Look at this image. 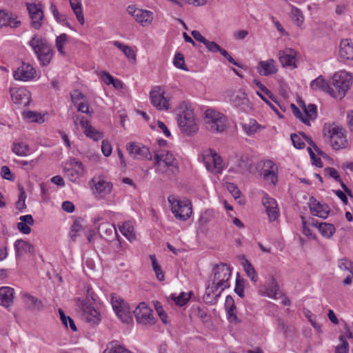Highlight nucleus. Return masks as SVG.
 Instances as JSON below:
<instances>
[{
	"label": "nucleus",
	"mask_w": 353,
	"mask_h": 353,
	"mask_svg": "<svg viewBox=\"0 0 353 353\" xmlns=\"http://www.w3.org/2000/svg\"><path fill=\"white\" fill-rule=\"evenodd\" d=\"M156 172L171 179L179 173L178 163L174 155L168 151H162L154 156Z\"/></svg>",
	"instance_id": "1"
},
{
	"label": "nucleus",
	"mask_w": 353,
	"mask_h": 353,
	"mask_svg": "<svg viewBox=\"0 0 353 353\" xmlns=\"http://www.w3.org/2000/svg\"><path fill=\"white\" fill-rule=\"evenodd\" d=\"M41 65H48L53 57L52 50L46 39L39 35H34L28 42Z\"/></svg>",
	"instance_id": "2"
},
{
	"label": "nucleus",
	"mask_w": 353,
	"mask_h": 353,
	"mask_svg": "<svg viewBox=\"0 0 353 353\" xmlns=\"http://www.w3.org/2000/svg\"><path fill=\"white\" fill-rule=\"evenodd\" d=\"M323 132L325 141L330 143L334 150H338L347 147V141L343 132L342 128L325 125Z\"/></svg>",
	"instance_id": "3"
},
{
	"label": "nucleus",
	"mask_w": 353,
	"mask_h": 353,
	"mask_svg": "<svg viewBox=\"0 0 353 353\" xmlns=\"http://www.w3.org/2000/svg\"><path fill=\"white\" fill-rule=\"evenodd\" d=\"M334 94V98L342 99L352 85V76L343 71L335 73L332 77V82Z\"/></svg>",
	"instance_id": "4"
},
{
	"label": "nucleus",
	"mask_w": 353,
	"mask_h": 353,
	"mask_svg": "<svg viewBox=\"0 0 353 353\" xmlns=\"http://www.w3.org/2000/svg\"><path fill=\"white\" fill-rule=\"evenodd\" d=\"M218 269L219 265H216L214 268V278L212 284L207 287L203 295V300L206 303H217L221 295V290H219V288L221 286V278Z\"/></svg>",
	"instance_id": "5"
},
{
	"label": "nucleus",
	"mask_w": 353,
	"mask_h": 353,
	"mask_svg": "<svg viewBox=\"0 0 353 353\" xmlns=\"http://www.w3.org/2000/svg\"><path fill=\"white\" fill-rule=\"evenodd\" d=\"M168 201L171 206L172 212L176 219L185 221L190 216L192 208L188 200L181 201L170 196L168 197Z\"/></svg>",
	"instance_id": "6"
},
{
	"label": "nucleus",
	"mask_w": 353,
	"mask_h": 353,
	"mask_svg": "<svg viewBox=\"0 0 353 353\" xmlns=\"http://www.w3.org/2000/svg\"><path fill=\"white\" fill-rule=\"evenodd\" d=\"M177 122L181 131L187 135L195 133L198 130L193 111L186 108L178 115Z\"/></svg>",
	"instance_id": "7"
},
{
	"label": "nucleus",
	"mask_w": 353,
	"mask_h": 353,
	"mask_svg": "<svg viewBox=\"0 0 353 353\" xmlns=\"http://www.w3.org/2000/svg\"><path fill=\"white\" fill-rule=\"evenodd\" d=\"M111 304L118 318L123 322L128 323L132 319V308L119 296H112Z\"/></svg>",
	"instance_id": "8"
},
{
	"label": "nucleus",
	"mask_w": 353,
	"mask_h": 353,
	"mask_svg": "<svg viewBox=\"0 0 353 353\" xmlns=\"http://www.w3.org/2000/svg\"><path fill=\"white\" fill-rule=\"evenodd\" d=\"M151 103L159 110H167L170 108L169 100L165 97L164 90L155 86L150 92Z\"/></svg>",
	"instance_id": "9"
},
{
	"label": "nucleus",
	"mask_w": 353,
	"mask_h": 353,
	"mask_svg": "<svg viewBox=\"0 0 353 353\" xmlns=\"http://www.w3.org/2000/svg\"><path fill=\"white\" fill-rule=\"evenodd\" d=\"M203 161L206 169L213 173H221V156L214 150L210 149L202 155Z\"/></svg>",
	"instance_id": "10"
},
{
	"label": "nucleus",
	"mask_w": 353,
	"mask_h": 353,
	"mask_svg": "<svg viewBox=\"0 0 353 353\" xmlns=\"http://www.w3.org/2000/svg\"><path fill=\"white\" fill-rule=\"evenodd\" d=\"M133 313L139 323L148 325L155 323L152 310L144 302L140 303L133 310Z\"/></svg>",
	"instance_id": "11"
},
{
	"label": "nucleus",
	"mask_w": 353,
	"mask_h": 353,
	"mask_svg": "<svg viewBox=\"0 0 353 353\" xmlns=\"http://www.w3.org/2000/svg\"><path fill=\"white\" fill-rule=\"evenodd\" d=\"M26 6L30 19L31 27L39 30L41 27L44 19L43 6L39 3H26Z\"/></svg>",
	"instance_id": "12"
},
{
	"label": "nucleus",
	"mask_w": 353,
	"mask_h": 353,
	"mask_svg": "<svg viewBox=\"0 0 353 353\" xmlns=\"http://www.w3.org/2000/svg\"><path fill=\"white\" fill-rule=\"evenodd\" d=\"M127 12L129 14L134 17L135 21L142 26L150 25L153 20L152 12L137 8L134 5L128 6Z\"/></svg>",
	"instance_id": "13"
},
{
	"label": "nucleus",
	"mask_w": 353,
	"mask_h": 353,
	"mask_svg": "<svg viewBox=\"0 0 353 353\" xmlns=\"http://www.w3.org/2000/svg\"><path fill=\"white\" fill-rule=\"evenodd\" d=\"M17 81H30L36 77V70L30 63L23 62L13 72Z\"/></svg>",
	"instance_id": "14"
},
{
	"label": "nucleus",
	"mask_w": 353,
	"mask_h": 353,
	"mask_svg": "<svg viewBox=\"0 0 353 353\" xmlns=\"http://www.w3.org/2000/svg\"><path fill=\"white\" fill-rule=\"evenodd\" d=\"M126 150L134 158L152 160V156L148 148L140 143L130 142L127 144Z\"/></svg>",
	"instance_id": "15"
},
{
	"label": "nucleus",
	"mask_w": 353,
	"mask_h": 353,
	"mask_svg": "<svg viewBox=\"0 0 353 353\" xmlns=\"http://www.w3.org/2000/svg\"><path fill=\"white\" fill-rule=\"evenodd\" d=\"M91 182L93 183V192L96 196L105 198L112 190V185L103 177H94Z\"/></svg>",
	"instance_id": "16"
},
{
	"label": "nucleus",
	"mask_w": 353,
	"mask_h": 353,
	"mask_svg": "<svg viewBox=\"0 0 353 353\" xmlns=\"http://www.w3.org/2000/svg\"><path fill=\"white\" fill-rule=\"evenodd\" d=\"M205 122L206 128L212 132H219L221 123V116L219 112L208 108L205 112Z\"/></svg>",
	"instance_id": "17"
},
{
	"label": "nucleus",
	"mask_w": 353,
	"mask_h": 353,
	"mask_svg": "<svg viewBox=\"0 0 353 353\" xmlns=\"http://www.w3.org/2000/svg\"><path fill=\"white\" fill-rule=\"evenodd\" d=\"M309 208L313 216L326 219L330 213V208L327 204H321L314 196H311L309 201Z\"/></svg>",
	"instance_id": "18"
},
{
	"label": "nucleus",
	"mask_w": 353,
	"mask_h": 353,
	"mask_svg": "<svg viewBox=\"0 0 353 353\" xmlns=\"http://www.w3.org/2000/svg\"><path fill=\"white\" fill-rule=\"evenodd\" d=\"M20 25L21 21L14 14L9 11L0 10V28L3 26L15 28Z\"/></svg>",
	"instance_id": "19"
},
{
	"label": "nucleus",
	"mask_w": 353,
	"mask_h": 353,
	"mask_svg": "<svg viewBox=\"0 0 353 353\" xmlns=\"http://www.w3.org/2000/svg\"><path fill=\"white\" fill-rule=\"evenodd\" d=\"M276 62L274 59H270L267 61H261L256 67L257 72L263 76L274 74L277 72Z\"/></svg>",
	"instance_id": "20"
},
{
	"label": "nucleus",
	"mask_w": 353,
	"mask_h": 353,
	"mask_svg": "<svg viewBox=\"0 0 353 353\" xmlns=\"http://www.w3.org/2000/svg\"><path fill=\"white\" fill-rule=\"evenodd\" d=\"M14 248L16 252V257H20L23 254L28 253L31 255H34L35 250L34 246L28 241L23 239H17L14 243Z\"/></svg>",
	"instance_id": "21"
},
{
	"label": "nucleus",
	"mask_w": 353,
	"mask_h": 353,
	"mask_svg": "<svg viewBox=\"0 0 353 353\" xmlns=\"http://www.w3.org/2000/svg\"><path fill=\"white\" fill-rule=\"evenodd\" d=\"M83 315L87 322L92 324H98L101 321L99 312L91 305H83Z\"/></svg>",
	"instance_id": "22"
},
{
	"label": "nucleus",
	"mask_w": 353,
	"mask_h": 353,
	"mask_svg": "<svg viewBox=\"0 0 353 353\" xmlns=\"http://www.w3.org/2000/svg\"><path fill=\"white\" fill-rule=\"evenodd\" d=\"M279 61L283 67L296 68V52L290 48L280 51Z\"/></svg>",
	"instance_id": "23"
},
{
	"label": "nucleus",
	"mask_w": 353,
	"mask_h": 353,
	"mask_svg": "<svg viewBox=\"0 0 353 353\" xmlns=\"http://www.w3.org/2000/svg\"><path fill=\"white\" fill-rule=\"evenodd\" d=\"M225 309L227 313L228 320L230 323L236 324L240 322V320L236 316V307L234 303V301L230 295H228L225 298Z\"/></svg>",
	"instance_id": "24"
},
{
	"label": "nucleus",
	"mask_w": 353,
	"mask_h": 353,
	"mask_svg": "<svg viewBox=\"0 0 353 353\" xmlns=\"http://www.w3.org/2000/svg\"><path fill=\"white\" fill-rule=\"evenodd\" d=\"M226 167H230L229 171L237 172L239 169L245 167V162L243 157L236 152H233L228 158Z\"/></svg>",
	"instance_id": "25"
},
{
	"label": "nucleus",
	"mask_w": 353,
	"mask_h": 353,
	"mask_svg": "<svg viewBox=\"0 0 353 353\" xmlns=\"http://www.w3.org/2000/svg\"><path fill=\"white\" fill-rule=\"evenodd\" d=\"M10 93L13 102L19 104H26L30 97L28 90L22 88H10Z\"/></svg>",
	"instance_id": "26"
},
{
	"label": "nucleus",
	"mask_w": 353,
	"mask_h": 353,
	"mask_svg": "<svg viewBox=\"0 0 353 353\" xmlns=\"http://www.w3.org/2000/svg\"><path fill=\"white\" fill-rule=\"evenodd\" d=\"M14 290L12 288L3 286L0 288V305L8 307L13 303Z\"/></svg>",
	"instance_id": "27"
},
{
	"label": "nucleus",
	"mask_w": 353,
	"mask_h": 353,
	"mask_svg": "<svg viewBox=\"0 0 353 353\" xmlns=\"http://www.w3.org/2000/svg\"><path fill=\"white\" fill-rule=\"evenodd\" d=\"M311 88L314 90H321L327 92L331 97L334 94V90L333 88L325 80L321 75L310 83Z\"/></svg>",
	"instance_id": "28"
},
{
	"label": "nucleus",
	"mask_w": 353,
	"mask_h": 353,
	"mask_svg": "<svg viewBox=\"0 0 353 353\" xmlns=\"http://www.w3.org/2000/svg\"><path fill=\"white\" fill-rule=\"evenodd\" d=\"M80 124L81 128L83 129V132L86 137L93 139L94 141H98L103 138L102 134L95 130L88 120H85L83 118H81L80 119Z\"/></svg>",
	"instance_id": "29"
},
{
	"label": "nucleus",
	"mask_w": 353,
	"mask_h": 353,
	"mask_svg": "<svg viewBox=\"0 0 353 353\" xmlns=\"http://www.w3.org/2000/svg\"><path fill=\"white\" fill-rule=\"evenodd\" d=\"M98 230L100 235L104 239H107L110 241V239L113 238L114 236L118 237L117 232L114 225L108 222L101 223L99 225Z\"/></svg>",
	"instance_id": "30"
},
{
	"label": "nucleus",
	"mask_w": 353,
	"mask_h": 353,
	"mask_svg": "<svg viewBox=\"0 0 353 353\" xmlns=\"http://www.w3.org/2000/svg\"><path fill=\"white\" fill-rule=\"evenodd\" d=\"M340 57L345 60H353V43L349 39H343L340 44Z\"/></svg>",
	"instance_id": "31"
},
{
	"label": "nucleus",
	"mask_w": 353,
	"mask_h": 353,
	"mask_svg": "<svg viewBox=\"0 0 353 353\" xmlns=\"http://www.w3.org/2000/svg\"><path fill=\"white\" fill-rule=\"evenodd\" d=\"M234 103L236 106L239 107L245 112H248L252 109L250 100L245 92H241L237 94L234 100Z\"/></svg>",
	"instance_id": "32"
},
{
	"label": "nucleus",
	"mask_w": 353,
	"mask_h": 353,
	"mask_svg": "<svg viewBox=\"0 0 353 353\" xmlns=\"http://www.w3.org/2000/svg\"><path fill=\"white\" fill-rule=\"evenodd\" d=\"M19 220L21 221L17 223L18 230L23 234H30L31 232L30 225H32L34 224L32 216L30 214L21 216L19 217Z\"/></svg>",
	"instance_id": "33"
},
{
	"label": "nucleus",
	"mask_w": 353,
	"mask_h": 353,
	"mask_svg": "<svg viewBox=\"0 0 353 353\" xmlns=\"http://www.w3.org/2000/svg\"><path fill=\"white\" fill-rule=\"evenodd\" d=\"M264 165L268 169H265L262 172L263 178L265 180L270 181L272 183L275 185L277 182V175L273 170L274 163L271 160H268L264 163Z\"/></svg>",
	"instance_id": "34"
},
{
	"label": "nucleus",
	"mask_w": 353,
	"mask_h": 353,
	"mask_svg": "<svg viewBox=\"0 0 353 353\" xmlns=\"http://www.w3.org/2000/svg\"><path fill=\"white\" fill-rule=\"evenodd\" d=\"M313 225L318 228L322 236L326 238L332 237L336 231L335 227L331 223L316 222Z\"/></svg>",
	"instance_id": "35"
},
{
	"label": "nucleus",
	"mask_w": 353,
	"mask_h": 353,
	"mask_svg": "<svg viewBox=\"0 0 353 353\" xmlns=\"http://www.w3.org/2000/svg\"><path fill=\"white\" fill-rule=\"evenodd\" d=\"M119 230L129 241H132L136 239L134 228L131 221L124 222L122 225L119 226Z\"/></svg>",
	"instance_id": "36"
},
{
	"label": "nucleus",
	"mask_w": 353,
	"mask_h": 353,
	"mask_svg": "<svg viewBox=\"0 0 353 353\" xmlns=\"http://www.w3.org/2000/svg\"><path fill=\"white\" fill-rule=\"evenodd\" d=\"M65 176L72 183H78L80 177L83 174L84 170L74 168H63Z\"/></svg>",
	"instance_id": "37"
},
{
	"label": "nucleus",
	"mask_w": 353,
	"mask_h": 353,
	"mask_svg": "<svg viewBox=\"0 0 353 353\" xmlns=\"http://www.w3.org/2000/svg\"><path fill=\"white\" fill-rule=\"evenodd\" d=\"M69 1L78 21L83 25L84 23V15L81 0H69Z\"/></svg>",
	"instance_id": "38"
},
{
	"label": "nucleus",
	"mask_w": 353,
	"mask_h": 353,
	"mask_svg": "<svg viewBox=\"0 0 353 353\" xmlns=\"http://www.w3.org/2000/svg\"><path fill=\"white\" fill-rule=\"evenodd\" d=\"M112 43L119 49L128 59L136 60V54L131 47L121 43L119 41H114Z\"/></svg>",
	"instance_id": "39"
},
{
	"label": "nucleus",
	"mask_w": 353,
	"mask_h": 353,
	"mask_svg": "<svg viewBox=\"0 0 353 353\" xmlns=\"http://www.w3.org/2000/svg\"><path fill=\"white\" fill-rule=\"evenodd\" d=\"M261 128H263V127L259 125L254 119H250L248 123H245L243 125V130L249 136L254 134L259 129Z\"/></svg>",
	"instance_id": "40"
},
{
	"label": "nucleus",
	"mask_w": 353,
	"mask_h": 353,
	"mask_svg": "<svg viewBox=\"0 0 353 353\" xmlns=\"http://www.w3.org/2000/svg\"><path fill=\"white\" fill-rule=\"evenodd\" d=\"M103 353H130V352L117 342L112 341L107 345Z\"/></svg>",
	"instance_id": "41"
},
{
	"label": "nucleus",
	"mask_w": 353,
	"mask_h": 353,
	"mask_svg": "<svg viewBox=\"0 0 353 353\" xmlns=\"http://www.w3.org/2000/svg\"><path fill=\"white\" fill-rule=\"evenodd\" d=\"M243 266L246 275L251 279L253 283H256L257 281L258 276L252 263L248 260H245L244 263H243Z\"/></svg>",
	"instance_id": "42"
},
{
	"label": "nucleus",
	"mask_w": 353,
	"mask_h": 353,
	"mask_svg": "<svg viewBox=\"0 0 353 353\" xmlns=\"http://www.w3.org/2000/svg\"><path fill=\"white\" fill-rule=\"evenodd\" d=\"M12 151L18 156L24 157L30 153V148L24 143H19L13 145Z\"/></svg>",
	"instance_id": "43"
},
{
	"label": "nucleus",
	"mask_w": 353,
	"mask_h": 353,
	"mask_svg": "<svg viewBox=\"0 0 353 353\" xmlns=\"http://www.w3.org/2000/svg\"><path fill=\"white\" fill-rule=\"evenodd\" d=\"M150 259L151 261L152 269H153L154 272H155L157 279L160 281H163L164 280V273L162 271L161 266L159 265L155 255L154 254L150 255Z\"/></svg>",
	"instance_id": "44"
},
{
	"label": "nucleus",
	"mask_w": 353,
	"mask_h": 353,
	"mask_svg": "<svg viewBox=\"0 0 353 353\" xmlns=\"http://www.w3.org/2000/svg\"><path fill=\"white\" fill-rule=\"evenodd\" d=\"M170 299L176 305L181 307L188 303L190 299V295L185 292H181L179 295H176V294H172L170 295Z\"/></svg>",
	"instance_id": "45"
},
{
	"label": "nucleus",
	"mask_w": 353,
	"mask_h": 353,
	"mask_svg": "<svg viewBox=\"0 0 353 353\" xmlns=\"http://www.w3.org/2000/svg\"><path fill=\"white\" fill-rule=\"evenodd\" d=\"M232 270L230 266L226 263L222 262V290L225 288H229L228 279L230 277Z\"/></svg>",
	"instance_id": "46"
},
{
	"label": "nucleus",
	"mask_w": 353,
	"mask_h": 353,
	"mask_svg": "<svg viewBox=\"0 0 353 353\" xmlns=\"http://www.w3.org/2000/svg\"><path fill=\"white\" fill-rule=\"evenodd\" d=\"M340 344L338 345L334 350L335 353H348L349 344L344 335L339 336Z\"/></svg>",
	"instance_id": "47"
},
{
	"label": "nucleus",
	"mask_w": 353,
	"mask_h": 353,
	"mask_svg": "<svg viewBox=\"0 0 353 353\" xmlns=\"http://www.w3.org/2000/svg\"><path fill=\"white\" fill-rule=\"evenodd\" d=\"M30 306L34 310H40L43 307V304L41 300L38 299L37 297L33 296L29 294H26L24 296Z\"/></svg>",
	"instance_id": "48"
},
{
	"label": "nucleus",
	"mask_w": 353,
	"mask_h": 353,
	"mask_svg": "<svg viewBox=\"0 0 353 353\" xmlns=\"http://www.w3.org/2000/svg\"><path fill=\"white\" fill-rule=\"evenodd\" d=\"M305 117L310 119H315L317 116V108L314 104H309L306 106L305 104L303 105Z\"/></svg>",
	"instance_id": "49"
},
{
	"label": "nucleus",
	"mask_w": 353,
	"mask_h": 353,
	"mask_svg": "<svg viewBox=\"0 0 353 353\" xmlns=\"http://www.w3.org/2000/svg\"><path fill=\"white\" fill-rule=\"evenodd\" d=\"M68 40V35L66 34H61L56 39V47L58 52L61 54H65L63 47Z\"/></svg>",
	"instance_id": "50"
},
{
	"label": "nucleus",
	"mask_w": 353,
	"mask_h": 353,
	"mask_svg": "<svg viewBox=\"0 0 353 353\" xmlns=\"http://www.w3.org/2000/svg\"><path fill=\"white\" fill-rule=\"evenodd\" d=\"M292 19L293 21L298 26H301L304 21V17L301 10L296 8H293L291 12Z\"/></svg>",
	"instance_id": "51"
},
{
	"label": "nucleus",
	"mask_w": 353,
	"mask_h": 353,
	"mask_svg": "<svg viewBox=\"0 0 353 353\" xmlns=\"http://www.w3.org/2000/svg\"><path fill=\"white\" fill-rule=\"evenodd\" d=\"M25 117L32 122H37L39 123H42L44 122V119L43 116L39 114L32 111H28L24 114Z\"/></svg>",
	"instance_id": "52"
},
{
	"label": "nucleus",
	"mask_w": 353,
	"mask_h": 353,
	"mask_svg": "<svg viewBox=\"0 0 353 353\" xmlns=\"http://www.w3.org/2000/svg\"><path fill=\"white\" fill-rule=\"evenodd\" d=\"M82 230V226L79 223V221H75L71 226L70 231L69 232V236L70 239L73 241H76V238L79 235L80 232Z\"/></svg>",
	"instance_id": "53"
},
{
	"label": "nucleus",
	"mask_w": 353,
	"mask_h": 353,
	"mask_svg": "<svg viewBox=\"0 0 353 353\" xmlns=\"http://www.w3.org/2000/svg\"><path fill=\"white\" fill-rule=\"evenodd\" d=\"M101 77L106 84H112L115 88H117L118 84L121 83V82L119 80L114 79L113 76H112L110 73L107 72H101Z\"/></svg>",
	"instance_id": "54"
},
{
	"label": "nucleus",
	"mask_w": 353,
	"mask_h": 353,
	"mask_svg": "<svg viewBox=\"0 0 353 353\" xmlns=\"http://www.w3.org/2000/svg\"><path fill=\"white\" fill-rule=\"evenodd\" d=\"M292 111L294 114V115L299 119L303 123H305L307 125H310V122L309 121V119L304 117L302 112L300 111V110L294 105V103H292L290 105Z\"/></svg>",
	"instance_id": "55"
},
{
	"label": "nucleus",
	"mask_w": 353,
	"mask_h": 353,
	"mask_svg": "<svg viewBox=\"0 0 353 353\" xmlns=\"http://www.w3.org/2000/svg\"><path fill=\"white\" fill-rule=\"evenodd\" d=\"M339 268L343 271H349L353 276V263L346 259L339 261Z\"/></svg>",
	"instance_id": "56"
},
{
	"label": "nucleus",
	"mask_w": 353,
	"mask_h": 353,
	"mask_svg": "<svg viewBox=\"0 0 353 353\" xmlns=\"http://www.w3.org/2000/svg\"><path fill=\"white\" fill-rule=\"evenodd\" d=\"M173 63L175 67L181 70H188L185 64L183 55L180 52H178L175 54Z\"/></svg>",
	"instance_id": "57"
},
{
	"label": "nucleus",
	"mask_w": 353,
	"mask_h": 353,
	"mask_svg": "<svg viewBox=\"0 0 353 353\" xmlns=\"http://www.w3.org/2000/svg\"><path fill=\"white\" fill-rule=\"evenodd\" d=\"M279 290V285L277 284L276 281L274 277H272L269 283V287L268 289V295L270 297H274L276 298V296L277 294V291Z\"/></svg>",
	"instance_id": "58"
},
{
	"label": "nucleus",
	"mask_w": 353,
	"mask_h": 353,
	"mask_svg": "<svg viewBox=\"0 0 353 353\" xmlns=\"http://www.w3.org/2000/svg\"><path fill=\"white\" fill-rule=\"evenodd\" d=\"M253 83L256 85L263 92H264L270 99L273 101L276 102V97L268 90L263 83L259 80L254 79Z\"/></svg>",
	"instance_id": "59"
},
{
	"label": "nucleus",
	"mask_w": 353,
	"mask_h": 353,
	"mask_svg": "<svg viewBox=\"0 0 353 353\" xmlns=\"http://www.w3.org/2000/svg\"><path fill=\"white\" fill-rule=\"evenodd\" d=\"M244 283L245 281L241 279L239 273H237L234 291L241 298L244 296Z\"/></svg>",
	"instance_id": "60"
},
{
	"label": "nucleus",
	"mask_w": 353,
	"mask_h": 353,
	"mask_svg": "<svg viewBox=\"0 0 353 353\" xmlns=\"http://www.w3.org/2000/svg\"><path fill=\"white\" fill-rule=\"evenodd\" d=\"M290 138L294 148L296 149H303L305 148V144L299 134L292 133L290 135Z\"/></svg>",
	"instance_id": "61"
},
{
	"label": "nucleus",
	"mask_w": 353,
	"mask_h": 353,
	"mask_svg": "<svg viewBox=\"0 0 353 353\" xmlns=\"http://www.w3.org/2000/svg\"><path fill=\"white\" fill-rule=\"evenodd\" d=\"M225 186L228 192L236 199L240 197L241 192L238 187L232 183H226Z\"/></svg>",
	"instance_id": "62"
},
{
	"label": "nucleus",
	"mask_w": 353,
	"mask_h": 353,
	"mask_svg": "<svg viewBox=\"0 0 353 353\" xmlns=\"http://www.w3.org/2000/svg\"><path fill=\"white\" fill-rule=\"evenodd\" d=\"M72 101L75 105H77L78 111L83 113L89 114V105L86 103L81 102L77 103V97H75L73 94L72 95Z\"/></svg>",
	"instance_id": "63"
},
{
	"label": "nucleus",
	"mask_w": 353,
	"mask_h": 353,
	"mask_svg": "<svg viewBox=\"0 0 353 353\" xmlns=\"http://www.w3.org/2000/svg\"><path fill=\"white\" fill-rule=\"evenodd\" d=\"M26 199V194L23 190H21L19 196V199L16 203V208L20 211H22L23 210L26 208V205L25 202Z\"/></svg>",
	"instance_id": "64"
}]
</instances>
